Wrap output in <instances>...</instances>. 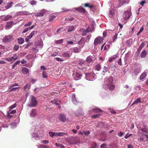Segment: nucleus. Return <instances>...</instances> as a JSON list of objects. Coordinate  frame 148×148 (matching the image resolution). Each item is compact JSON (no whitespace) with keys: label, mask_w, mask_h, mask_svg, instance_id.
I'll return each instance as SVG.
<instances>
[{"label":"nucleus","mask_w":148,"mask_h":148,"mask_svg":"<svg viewBox=\"0 0 148 148\" xmlns=\"http://www.w3.org/2000/svg\"><path fill=\"white\" fill-rule=\"evenodd\" d=\"M100 148H108V145L106 144H103L101 146Z\"/></svg>","instance_id":"nucleus-40"},{"label":"nucleus","mask_w":148,"mask_h":148,"mask_svg":"<svg viewBox=\"0 0 148 148\" xmlns=\"http://www.w3.org/2000/svg\"><path fill=\"white\" fill-rule=\"evenodd\" d=\"M86 79L89 81H92L94 79L95 74L94 73H87L85 74Z\"/></svg>","instance_id":"nucleus-4"},{"label":"nucleus","mask_w":148,"mask_h":148,"mask_svg":"<svg viewBox=\"0 0 148 148\" xmlns=\"http://www.w3.org/2000/svg\"><path fill=\"white\" fill-rule=\"evenodd\" d=\"M94 27L92 25L90 27H88L86 29L88 32H92L94 30Z\"/></svg>","instance_id":"nucleus-27"},{"label":"nucleus","mask_w":148,"mask_h":148,"mask_svg":"<svg viewBox=\"0 0 148 148\" xmlns=\"http://www.w3.org/2000/svg\"><path fill=\"white\" fill-rule=\"evenodd\" d=\"M19 46L18 45H15L13 48L14 50L15 51H17L18 49Z\"/></svg>","instance_id":"nucleus-44"},{"label":"nucleus","mask_w":148,"mask_h":148,"mask_svg":"<svg viewBox=\"0 0 148 148\" xmlns=\"http://www.w3.org/2000/svg\"><path fill=\"white\" fill-rule=\"evenodd\" d=\"M12 18V16L10 15L6 16L3 19L5 21H8L10 19Z\"/></svg>","instance_id":"nucleus-28"},{"label":"nucleus","mask_w":148,"mask_h":148,"mask_svg":"<svg viewBox=\"0 0 148 148\" xmlns=\"http://www.w3.org/2000/svg\"><path fill=\"white\" fill-rule=\"evenodd\" d=\"M36 1L34 0H32L30 3L32 5H35L36 3Z\"/></svg>","instance_id":"nucleus-58"},{"label":"nucleus","mask_w":148,"mask_h":148,"mask_svg":"<svg viewBox=\"0 0 148 148\" xmlns=\"http://www.w3.org/2000/svg\"><path fill=\"white\" fill-rule=\"evenodd\" d=\"M108 68L107 67L104 66L103 70V72L104 73L107 72L108 71Z\"/></svg>","instance_id":"nucleus-56"},{"label":"nucleus","mask_w":148,"mask_h":148,"mask_svg":"<svg viewBox=\"0 0 148 148\" xmlns=\"http://www.w3.org/2000/svg\"><path fill=\"white\" fill-rule=\"evenodd\" d=\"M113 79L112 77L109 78H106L105 79L104 84L103 87L105 89H109L110 90H113L115 88V86L113 84Z\"/></svg>","instance_id":"nucleus-1"},{"label":"nucleus","mask_w":148,"mask_h":148,"mask_svg":"<svg viewBox=\"0 0 148 148\" xmlns=\"http://www.w3.org/2000/svg\"><path fill=\"white\" fill-rule=\"evenodd\" d=\"M85 64L84 63H79L78 66V68L79 69H82L84 68H85Z\"/></svg>","instance_id":"nucleus-19"},{"label":"nucleus","mask_w":148,"mask_h":148,"mask_svg":"<svg viewBox=\"0 0 148 148\" xmlns=\"http://www.w3.org/2000/svg\"><path fill=\"white\" fill-rule=\"evenodd\" d=\"M63 29V27H60L56 31V34L58 33L60 31L62 30Z\"/></svg>","instance_id":"nucleus-63"},{"label":"nucleus","mask_w":148,"mask_h":148,"mask_svg":"<svg viewBox=\"0 0 148 148\" xmlns=\"http://www.w3.org/2000/svg\"><path fill=\"white\" fill-rule=\"evenodd\" d=\"M131 14L128 11H127L125 12L123 14V18L125 20H127L129 18Z\"/></svg>","instance_id":"nucleus-5"},{"label":"nucleus","mask_w":148,"mask_h":148,"mask_svg":"<svg viewBox=\"0 0 148 148\" xmlns=\"http://www.w3.org/2000/svg\"><path fill=\"white\" fill-rule=\"evenodd\" d=\"M145 44L144 43H142L139 47V49L141 50L143 48Z\"/></svg>","instance_id":"nucleus-48"},{"label":"nucleus","mask_w":148,"mask_h":148,"mask_svg":"<svg viewBox=\"0 0 148 148\" xmlns=\"http://www.w3.org/2000/svg\"><path fill=\"white\" fill-rule=\"evenodd\" d=\"M88 32V31L86 29V30L84 31L82 33V36H85L87 34V33Z\"/></svg>","instance_id":"nucleus-52"},{"label":"nucleus","mask_w":148,"mask_h":148,"mask_svg":"<svg viewBox=\"0 0 148 148\" xmlns=\"http://www.w3.org/2000/svg\"><path fill=\"white\" fill-rule=\"evenodd\" d=\"M52 101L56 105H59V103H61L60 101L58 99H54L53 101Z\"/></svg>","instance_id":"nucleus-20"},{"label":"nucleus","mask_w":148,"mask_h":148,"mask_svg":"<svg viewBox=\"0 0 148 148\" xmlns=\"http://www.w3.org/2000/svg\"><path fill=\"white\" fill-rule=\"evenodd\" d=\"M117 62L119 65H120V66H121L122 65L121 58H120L119 59V60L117 61Z\"/></svg>","instance_id":"nucleus-55"},{"label":"nucleus","mask_w":148,"mask_h":148,"mask_svg":"<svg viewBox=\"0 0 148 148\" xmlns=\"http://www.w3.org/2000/svg\"><path fill=\"white\" fill-rule=\"evenodd\" d=\"M13 3V2H11L10 3L8 4L5 7L6 9H8L10 8Z\"/></svg>","instance_id":"nucleus-37"},{"label":"nucleus","mask_w":148,"mask_h":148,"mask_svg":"<svg viewBox=\"0 0 148 148\" xmlns=\"http://www.w3.org/2000/svg\"><path fill=\"white\" fill-rule=\"evenodd\" d=\"M63 41V40L62 39H61L59 40H57L56 42V43L58 44H60L61 43H62Z\"/></svg>","instance_id":"nucleus-57"},{"label":"nucleus","mask_w":148,"mask_h":148,"mask_svg":"<svg viewBox=\"0 0 148 148\" xmlns=\"http://www.w3.org/2000/svg\"><path fill=\"white\" fill-rule=\"evenodd\" d=\"M109 146L110 148H117V146L116 144L113 143H111Z\"/></svg>","instance_id":"nucleus-33"},{"label":"nucleus","mask_w":148,"mask_h":148,"mask_svg":"<svg viewBox=\"0 0 148 148\" xmlns=\"http://www.w3.org/2000/svg\"><path fill=\"white\" fill-rule=\"evenodd\" d=\"M95 68L96 70L99 71L101 68V66L100 64H97L96 65Z\"/></svg>","instance_id":"nucleus-34"},{"label":"nucleus","mask_w":148,"mask_h":148,"mask_svg":"<svg viewBox=\"0 0 148 148\" xmlns=\"http://www.w3.org/2000/svg\"><path fill=\"white\" fill-rule=\"evenodd\" d=\"M141 103V99L140 98H137L132 103V105H137V103Z\"/></svg>","instance_id":"nucleus-14"},{"label":"nucleus","mask_w":148,"mask_h":148,"mask_svg":"<svg viewBox=\"0 0 148 148\" xmlns=\"http://www.w3.org/2000/svg\"><path fill=\"white\" fill-rule=\"evenodd\" d=\"M92 110L94 113H99L103 112L102 110L101 109L98 107L94 108H92Z\"/></svg>","instance_id":"nucleus-13"},{"label":"nucleus","mask_w":148,"mask_h":148,"mask_svg":"<svg viewBox=\"0 0 148 148\" xmlns=\"http://www.w3.org/2000/svg\"><path fill=\"white\" fill-rule=\"evenodd\" d=\"M56 16L54 15H51L49 17V22L52 21H53V19L56 17Z\"/></svg>","instance_id":"nucleus-35"},{"label":"nucleus","mask_w":148,"mask_h":148,"mask_svg":"<svg viewBox=\"0 0 148 148\" xmlns=\"http://www.w3.org/2000/svg\"><path fill=\"white\" fill-rule=\"evenodd\" d=\"M29 86V85L28 84H26L24 87L23 89L24 91L26 90V89L28 88Z\"/></svg>","instance_id":"nucleus-60"},{"label":"nucleus","mask_w":148,"mask_h":148,"mask_svg":"<svg viewBox=\"0 0 148 148\" xmlns=\"http://www.w3.org/2000/svg\"><path fill=\"white\" fill-rule=\"evenodd\" d=\"M18 43L20 44H21L24 42V40L22 38H20L18 39Z\"/></svg>","instance_id":"nucleus-31"},{"label":"nucleus","mask_w":148,"mask_h":148,"mask_svg":"<svg viewBox=\"0 0 148 148\" xmlns=\"http://www.w3.org/2000/svg\"><path fill=\"white\" fill-rule=\"evenodd\" d=\"M143 26L140 28L139 32L136 34L137 36L139 35L140 33L142 32L143 31Z\"/></svg>","instance_id":"nucleus-43"},{"label":"nucleus","mask_w":148,"mask_h":148,"mask_svg":"<svg viewBox=\"0 0 148 148\" xmlns=\"http://www.w3.org/2000/svg\"><path fill=\"white\" fill-rule=\"evenodd\" d=\"M56 60L58 61H64V60L62 58H56Z\"/></svg>","instance_id":"nucleus-59"},{"label":"nucleus","mask_w":148,"mask_h":148,"mask_svg":"<svg viewBox=\"0 0 148 148\" xmlns=\"http://www.w3.org/2000/svg\"><path fill=\"white\" fill-rule=\"evenodd\" d=\"M32 23V22H29L25 24L24 25V26L25 27L27 26H29L31 25Z\"/></svg>","instance_id":"nucleus-49"},{"label":"nucleus","mask_w":148,"mask_h":148,"mask_svg":"<svg viewBox=\"0 0 148 148\" xmlns=\"http://www.w3.org/2000/svg\"><path fill=\"white\" fill-rule=\"evenodd\" d=\"M93 57L91 56L88 57L86 58V61L89 63L92 62L93 60Z\"/></svg>","instance_id":"nucleus-21"},{"label":"nucleus","mask_w":148,"mask_h":148,"mask_svg":"<svg viewBox=\"0 0 148 148\" xmlns=\"http://www.w3.org/2000/svg\"><path fill=\"white\" fill-rule=\"evenodd\" d=\"M11 58L12 60V61H13V60H16L18 58V56L16 54H15L13 56L11 57Z\"/></svg>","instance_id":"nucleus-38"},{"label":"nucleus","mask_w":148,"mask_h":148,"mask_svg":"<svg viewBox=\"0 0 148 148\" xmlns=\"http://www.w3.org/2000/svg\"><path fill=\"white\" fill-rule=\"evenodd\" d=\"M13 21H10L7 22L6 25V27L8 28H10L12 26Z\"/></svg>","instance_id":"nucleus-17"},{"label":"nucleus","mask_w":148,"mask_h":148,"mask_svg":"<svg viewBox=\"0 0 148 148\" xmlns=\"http://www.w3.org/2000/svg\"><path fill=\"white\" fill-rule=\"evenodd\" d=\"M10 41L9 38H4L3 39V41L5 42H8Z\"/></svg>","instance_id":"nucleus-36"},{"label":"nucleus","mask_w":148,"mask_h":148,"mask_svg":"<svg viewBox=\"0 0 148 148\" xmlns=\"http://www.w3.org/2000/svg\"><path fill=\"white\" fill-rule=\"evenodd\" d=\"M19 85L17 83H15L13 84H11V85L10 86V88H13L14 86H18Z\"/></svg>","instance_id":"nucleus-45"},{"label":"nucleus","mask_w":148,"mask_h":148,"mask_svg":"<svg viewBox=\"0 0 148 148\" xmlns=\"http://www.w3.org/2000/svg\"><path fill=\"white\" fill-rule=\"evenodd\" d=\"M97 146L96 143L95 142H92V143L91 146L90 148H97Z\"/></svg>","instance_id":"nucleus-30"},{"label":"nucleus","mask_w":148,"mask_h":148,"mask_svg":"<svg viewBox=\"0 0 148 148\" xmlns=\"http://www.w3.org/2000/svg\"><path fill=\"white\" fill-rule=\"evenodd\" d=\"M147 74L145 73H143L141 75H140V80H142L145 77V76H146Z\"/></svg>","instance_id":"nucleus-32"},{"label":"nucleus","mask_w":148,"mask_h":148,"mask_svg":"<svg viewBox=\"0 0 148 148\" xmlns=\"http://www.w3.org/2000/svg\"><path fill=\"white\" fill-rule=\"evenodd\" d=\"M4 59L8 61L11 62L12 61L11 57L5 58Z\"/></svg>","instance_id":"nucleus-54"},{"label":"nucleus","mask_w":148,"mask_h":148,"mask_svg":"<svg viewBox=\"0 0 148 148\" xmlns=\"http://www.w3.org/2000/svg\"><path fill=\"white\" fill-rule=\"evenodd\" d=\"M73 51L75 53H78L80 51V49H78L77 48H75L73 49Z\"/></svg>","instance_id":"nucleus-50"},{"label":"nucleus","mask_w":148,"mask_h":148,"mask_svg":"<svg viewBox=\"0 0 148 148\" xmlns=\"http://www.w3.org/2000/svg\"><path fill=\"white\" fill-rule=\"evenodd\" d=\"M84 6L86 7H88L90 9H92L94 7V5H90L88 3H85Z\"/></svg>","instance_id":"nucleus-16"},{"label":"nucleus","mask_w":148,"mask_h":148,"mask_svg":"<svg viewBox=\"0 0 148 148\" xmlns=\"http://www.w3.org/2000/svg\"><path fill=\"white\" fill-rule=\"evenodd\" d=\"M37 114L36 110L35 109H33L31 110L30 115L31 117H34L36 116Z\"/></svg>","instance_id":"nucleus-11"},{"label":"nucleus","mask_w":148,"mask_h":148,"mask_svg":"<svg viewBox=\"0 0 148 148\" xmlns=\"http://www.w3.org/2000/svg\"><path fill=\"white\" fill-rule=\"evenodd\" d=\"M16 107V104H14L13 105L10 106L9 108H10V110H11L12 109L15 108Z\"/></svg>","instance_id":"nucleus-53"},{"label":"nucleus","mask_w":148,"mask_h":148,"mask_svg":"<svg viewBox=\"0 0 148 148\" xmlns=\"http://www.w3.org/2000/svg\"><path fill=\"white\" fill-rule=\"evenodd\" d=\"M72 101H73V103H75V104H76L77 103V100H76V97H75V94L73 95L72 96Z\"/></svg>","instance_id":"nucleus-23"},{"label":"nucleus","mask_w":148,"mask_h":148,"mask_svg":"<svg viewBox=\"0 0 148 148\" xmlns=\"http://www.w3.org/2000/svg\"><path fill=\"white\" fill-rule=\"evenodd\" d=\"M81 74H80L78 72H76V73L75 76V79L76 80L79 79H80V77L81 76Z\"/></svg>","instance_id":"nucleus-26"},{"label":"nucleus","mask_w":148,"mask_h":148,"mask_svg":"<svg viewBox=\"0 0 148 148\" xmlns=\"http://www.w3.org/2000/svg\"><path fill=\"white\" fill-rule=\"evenodd\" d=\"M29 30V28H25L24 29V30L23 31L22 33H25L27 32L28 30Z\"/></svg>","instance_id":"nucleus-62"},{"label":"nucleus","mask_w":148,"mask_h":148,"mask_svg":"<svg viewBox=\"0 0 148 148\" xmlns=\"http://www.w3.org/2000/svg\"><path fill=\"white\" fill-rule=\"evenodd\" d=\"M118 1L119 3V4L118 6V7L121 6L124 3L126 2V1L124 0H118Z\"/></svg>","instance_id":"nucleus-18"},{"label":"nucleus","mask_w":148,"mask_h":148,"mask_svg":"<svg viewBox=\"0 0 148 148\" xmlns=\"http://www.w3.org/2000/svg\"><path fill=\"white\" fill-rule=\"evenodd\" d=\"M75 27L73 26H69L67 28V31L68 32H71L74 29Z\"/></svg>","instance_id":"nucleus-24"},{"label":"nucleus","mask_w":148,"mask_h":148,"mask_svg":"<svg viewBox=\"0 0 148 148\" xmlns=\"http://www.w3.org/2000/svg\"><path fill=\"white\" fill-rule=\"evenodd\" d=\"M74 19V18L73 17H69V18H68V20L69 21H73Z\"/></svg>","instance_id":"nucleus-61"},{"label":"nucleus","mask_w":148,"mask_h":148,"mask_svg":"<svg viewBox=\"0 0 148 148\" xmlns=\"http://www.w3.org/2000/svg\"><path fill=\"white\" fill-rule=\"evenodd\" d=\"M75 138L73 136L68 138L66 139V141L69 143L71 144H74L75 142Z\"/></svg>","instance_id":"nucleus-7"},{"label":"nucleus","mask_w":148,"mask_h":148,"mask_svg":"<svg viewBox=\"0 0 148 148\" xmlns=\"http://www.w3.org/2000/svg\"><path fill=\"white\" fill-rule=\"evenodd\" d=\"M59 118L60 120L62 122L69 121V119L66 118L65 115L63 114H61L59 115Z\"/></svg>","instance_id":"nucleus-6"},{"label":"nucleus","mask_w":148,"mask_h":148,"mask_svg":"<svg viewBox=\"0 0 148 148\" xmlns=\"http://www.w3.org/2000/svg\"><path fill=\"white\" fill-rule=\"evenodd\" d=\"M100 115L101 114H100L93 115H92L91 116V117L92 118L95 119L97 118H98Z\"/></svg>","instance_id":"nucleus-39"},{"label":"nucleus","mask_w":148,"mask_h":148,"mask_svg":"<svg viewBox=\"0 0 148 148\" xmlns=\"http://www.w3.org/2000/svg\"><path fill=\"white\" fill-rule=\"evenodd\" d=\"M11 90L10 91V92L11 91H18L20 90V87H14L12 88H10Z\"/></svg>","instance_id":"nucleus-29"},{"label":"nucleus","mask_w":148,"mask_h":148,"mask_svg":"<svg viewBox=\"0 0 148 148\" xmlns=\"http://www.w3.org/2000/svg\"><path fill=\"white\" fill-rule=\"evenodd\" d=\"M141 130L143 132L147 133L148 132L146 128H142Z\"/></svg>","instance_id":"nucleus-47"},{"label":"nucleus","mask_w":148,"mask_h":148,"mask_svg":"<svg viewBox=\"0 0 148 148\" xmlns=\"http://www.w3.org/2000/svg\"><path fill=\"white\" fill-rule=\"evenodd\" d=\"M37 101L33 96H31V101L27 105V106L29 107H34L36 106L37 104Z\"/></svg>","instance_id":"nucleus-3"},{"label":"nucleus","mask_w":148,"mask_h":148,"mask_svg":"<svg viewBox=\"0 0 148 148\" xmlns=\"http://www.w3.org/2000/svg\"><path fill=\"white\" fill-rule=\"evenodd\" d=\"M145 3L146 1H142L140 3V4L143 6H144V4Z\"/></svg>","instance_id":"nucleus-64"},{"label":"nucleus","mask_w":148,"mask_h":148,"mask_svg":"<svg viewBox=\"0 0 148 148\" xmlns=\"http://www.w3.org/2000/svg\"><path fill=\"white\" fill-rule=\"evenodd\" d=\"M75 9L76 10L83 13H84L86 12L85 10L82 7L75 8Z\"/></svg>","instance_id":"nucleus-10"},{"label":"nucleus","mask_w":148,"mask_h":148,"mask_svg":"<svg viewBox=\"0 0 148 148\" xmlns=\"http://www.w3.org/2000/svg\"><path fill=\"white\" fill-rule=\"evenodd\" d=\"M20 13L21 14L23 15H26L29 14L28 12L25 11L20 12Z\"/></svg>","instance_id":"nucleus-42"},{"label":"nucleus","mask_w":148,"mask_h":148,"mask_svg":"<svg viewBox=\"0 0 148 148\" xmlns=\"http://www.w3.org/2000/svg\"><path fill=\"white\" fill-rule=\"evenodd\" d=\"M49 135L51 137H53L54 136H62L65 135H67V134L66 133L63 132H50L49 133Z\"/></svg>","instance_id":"nucleus-2"},{"label":"nucleus","mask_w":148,"mask_h":148,"mask_svg":"<svg viewBox=\"0 0 148 148\" xmlns=\"http://www.w3.org/2000/svg\"><path fill=\"white\" fill-rule=\"evenodd\" d=\"M62 56L65 59H66L70 57V55L69 53H64L62 55Z\"/></svg>","instance_id":"nucleus-25"},{"label":"nucleus","mask_w":148,"mask_h":148,"mask_svg":"<svg viewBox=\"0 0 148 148\" xmlns=\"http://www.w3.org/2000/svg\"><path fill=\"white\" fill-rule=\"evenodd\" d=\"M42 77L43 78H46L47 77V73L45 71H43L42 73Z\"/></svg>","instance_id":"nucleus-41"},{"label":"nucleus","mask_w":148,"mask_h":148,"mask_svg":"<svg viewBox=\"0 0 148 148\" xmlns=\"http://www.w3.org/2000/svg\"><path fill=\"white\" fill-rule=\"evenodd\" d=\"M84 134L86 136H88L90 133V131L88 130V131H86L84 132Z\"/></svg>","instance_id":"nucleus-46"},{"label":"nucleus","mask_w":148,"mask_h":148,"mask_svg":"<svg viewBox=\"0 0 148 148\" xmlns=\"http://www.w3.org/2000/svg\"><path fill=\"white\" fill-rule=\"evenodd\" d=\"M16 112L15 110H13L11 111L10 112L9 111L8 112L7 114V116L9 118L11 119L13 116V115H11L10 114H14Z\"/></svg>","instance_id":"nucleus-9"},{"label":"nucleus","mask_w":148,"mask_h":148,"mask_svg":"<svg viewBox=\"0 0 148 148\" xmlns=\"http://www.w3.org/2000/svg\"><path fill=\"white\" fill-rule=\"evenodd\" d=\"M103 39L101 38H96L94 40V44L95 45H98L103 41Z\"/></svg>","instance_id":"nucleus-8"},{"label":"nucleus","mask_w":148,"mask_h":148,"mask_svg":"<svg viewBox=\"0 0 148 148\" xmlns=\"http://www.w3.org/2000/svg\"><path fill=\"white\" fill-rule=\"evenodd\" d=\"M45 13V10H42L39 13H36L35 14L36 16H42Z\"/></svg>","instance_id":"nucleus-12"},{"label":"nucleus","mask_w":148,"mask_h":148,"mask_svg":"<svg viewBox=\"0 0 148 148\" xmlns=\"http://www.w3.org/2000/svg\"><path fill=\"white\" fill-rule=\"evenodd\" d=\"M147 54V52L146 50H143L141 52L140 55V56L141 58H143L145 57Z\"/></svg>","instance_id":"nucleus-15"},{"label":"nucleus","mask_w":148,"mask_h":148,"mask_svg":"<svg viewBox=\"0 0 148 148\" xmlns=\"http://www.w3.org/2000/svg\"><path fill=\"white\" fill-rule=\"evenodd\" d=\"M22 71V72L25 74H27L29 72V70L28 69L25 67L23 68Z\"/></svg>","instance_id":"nucleus-22"},{"label":"nucleus","mask_w":148,"mask_h":148,"mask_svg":"<svg viewBox=\"0 0 148 148\" xmlns=\"http://www.w3.org/2000/svg\"><path fill=\"white\" fill-rule=\"evenodd\" d=\"M35 32L34 31L32 32L29 34V36H28L27 37H32L35 34Z\"/></svg>","instance_id":"nucleus-51"}]
</instances>
